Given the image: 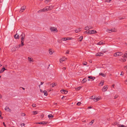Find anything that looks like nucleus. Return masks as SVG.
<instances>
[{
	"mask_svg": "<svg viewBox=\"0 0 127 127\" xmlns=\"http://www.w3.org/2000/svg\"><path fill=\"white\" fill-rule=\"evenodd\" d=\"M51 10V9H50V8H43L39 10L38 11V12L40 13L42 12L47 11Z\"/></svg>",
	"mask_w": 127,
	"mask_h": 127,
	"instance_id": "obj_1",
	"label": "nucleus"
},
{
	"mask_svg": "<svg viewBox=\"0 0 127 127\" xmlns=\"http://www.w3.org/2000/svg\"><path fill=\"white\" fill-rule=\"evenodd\" d=\"M97 33V32L94 30H89L87 32V34H91L96 33Z\"/></svg>",
	"mask_w": 127,
	"mask_h": 127,
	"instance_id": "obj_2",
	"label": "nucleus"
},
{
	"mask_svg": "<svg viewBox=\"0 0 127 127\" xmlns=\"http://www.w3.org/2000/svg\"><path fill=\"white\" fill-rule=\"evenodd\" d=\"M123 53L120 52H117L114 54V56L115 57H117L119 56H121L122 55Z\"/></svg>",
	"mask_w": 127,
	"mask_h": 127,
	"instance_id": "obj_3",
	"label": "nucleus"
},
{
	"mask_svg": "<svg viewBox=\"0 0 127 127\" xmlns=\"http://www.w3.org/2000/svg\"><path fill=\"white\" fill-rule=\"evenodd\" d=\"M18 31V30H17L16 32V34L14 36V37L15 39H19L20 38L19 34L17 33Z\"/></svg>",
	"mask_w": 127,
	"mask_h": 127,
	"instance_id": "obj_4",
	"label": "nucleus"
},
{
	"mask_svg": "<svg viewBox=\"0 0 127 127\" xmlns=\"http://www.w3.org/2000/svg\"><path fill=\"white\" fill-rule=\"evenodd\" d=\"M116 31L114 28H112L111 30L107 29L106 30V31L109 33H110L111 32H115Z\"/></svg>",
	"mask_w": 127,
	"mask_h": 127,
	"instance_id": "obj_5",
	"label": "nucleus"
},
{
	"mask_svg": "<svg viewBox=\"0 0 127 127\" xmlns=\"http://www.w3.org/2000/svg\"><path fill=\"white\" fill-rule=\"evenodd\" d=\"M50 30L52 32H54L56 31V32H57L58 30H57V28H55L54 27H51L50 28Z\"/></svg>",
	"mask_w": 127,
	"mask_h": 127,
	"instance_id": "obj_6",
	"label": "nucleus"
},
{
	"mask_svg": "<svg viewBox=\"0 0 127 127\" xmlns=\"http://www.w3.org/2000/svg\"><path fill=\"white\" fill-rule=\"evenodd\" d=\"M48 123V122H37L36 124H37L46 125Z\"/></svg>",
	"mask_w": 127,
	"mask_h": 127,
	"instance_id": "obj_7",
	"label": "nucleus"
},
{
	"mask_svg": "<svg viewBox=\"0 0 127 127\" xmlns=\"http://www.w3.org/2000/svg\"><path fill=\"white\" fill-rule=\"evenodd\" d=\"M108 88V86L107 85L105 86L103 88L102 91L103 92H105L107 89Z\"/></svg>",
	"mask_w": 127,
	"mask_h": 127,
	"instance_id": "obj_8",
	"label": "nucleus"
},
{
	"mask_svg": "<svg viewBox=\"0 0 127 127\" xmlns=\"http://www.w3.org/2000/svg\"><path fill=\"white\" fill-rule=\"evenodd\" d=\"M5 110L6 111L11 112V110L9 109V107L6 106L5 108Z\"/></svg>",
	"mask_w": 127,
	"mask_h": 127,
	"instance_id": "obj_9",
	"label": "nucleus"
},
{
	"mask_svg": "<svg viewBox=\"0 0 127 127\" xmlns=\"http://www.w3.org/2000/svg\"><path fill=\"white\" fill-rule=\"evenodd\" d=\"M20 36H21V39H24L25 36V34L24 33L22 32Z\"/></svg>",
	"mask_w": 127,
	"mask_h": 127,
	"instance_id": "obj_10",
	"label": "nucleus"
},
{
	"mask_svg": "<svg viewBox=\"0 0 127 127\" xmlns=\"http://www.w3.org/2000/svg\"><path fill=\"white\" fill-rule=\"evenodd\" d=\"M103 54V53H101V52H99L97 53L96 54V56H102V55Z\"/></svg>",
	"mask_w": 127,
	"mask_h": 127,
	"instance_id": "obj_11",
	"label": "nucleus"
},
{
	"mask_svg": "<svg viewBox=\"0 0 127 127\" xmlns=\"http://www.w3.org/2000/svg\"><path fill=\"white\" fill-rule=\"evenodd\" d=\"M61 93H62V94H66L68 92L67 91L64 90H61Z\"/></svg>",
	"mask_w": 127,
	"mask_h": 127,
	"instance_id": "obj_12",
	"label": "nucleus"
},
{
	"mask_svg": "<svg viewBox=\"0 0 127 127\" xmlns=\"http://www.w3.org/2000/svg\"><path fill=\"white\" fill-rule=\"evenodd\" d=\"M88 78H89L88 79V81L90 80V79H92L93 80H94L95 79V77H92V76H89L88 77Z\"/></svg>",
	"mask_w": 127,
	"mask_h": 127,
	"instance_id": "obj_13",
	"label": "nucleus"
},
{
	"mask_svg": "<svg viewBox=\"0 0 127 127\" xmlns=\"http://www.w3.org/2000/svg\"><path fill=\"white\" fill-rule=\"evenodd\" d=\"M70 38H69L68 37L63 38L62 39V40H64V41H66V40H70Z\"/></svg>",
	"mask_w": 127,
	"mask_h": 127,
	"instance_id": "obj_14",
	"label": "nucleus"
},
{
	"mask_svg": "<svg viewBox=\"0 0 127 127\" xmlns=\"http://www.w3.org/2000/svg\"><path fill=\"white\" fill-rule=\"evenodd\" d=\"M81 28H79V29H76L75 30V31L76 33H77L78 32H79L81 31Z\"/></svg>",
	"mask_w": 127,
	"mask_h": 127,
	"instance_id": "obj_15",
	"label": "nucleus"
},
{
	"mask_svg": "<svg viewBox=\"0 0 127 127\" xmlns=\"http://www.w3.org/2000/svg\"><path fill=\"white\" fill-rule=\"evenodd\" d=\"M28 60L30 63L33 62V59L32 58H30L29 57H28Z\"/></svg>",
	"mask_w": 127,
	"mask_h": 127,
	"instance_id": "obj_16",
	"label": "nucleus"
},
{
	"mask_svg": "<svg viewBox=\"0 0 127 127\" xmlns=\"http://www.w3.org/2000/svg\"><path fill=\"white\" fill-rule=\"evenodd\" d=\"M21 46H23L24 45V39H21Z\"/></svg>",
	"mask_w": 127,
	"mask_h": 127,
	"instance_id": "obj_17",
	"label": "nucleus"
},
{
	"mask_svg": "<svg viewBox=\"0 0 127 127\" xmlns=\"http://www.w3.org/2000/svg\"><path fill=\"white\" fill-rule=\"evenodd\" d=\"M87 78H84L82 81V83H84L86 82L87 80Z\"/></svg>",
	"mask_w": 127,
	"mask_h": 127,
	"instance_id": "obj_18",
	"label": "nucleus"
},
{
	"mask_svg": "<svg viewBox=\"0 0 127 127\" xmlns=\"http://www.w3.org/2000/svg\"><path fill=\"white\" fill-rule=\"evenodd\" d=\"M127 57V52H126L125 54H124L122 56V57L123 58H124L125 57Z\"/></svg>",
	"mask_w": 127,
	"mask_h": 127,
	"instance_id": "obj_19",
	"label": "nucleus"
},
{
	"mask_svg": "<svg viewBox=\"0 0 127 127\" xmlns=\"http://www.w3.org/2000/svg\"><path fill=\"white\" fill-rule=\"evenodd\" d=\"M25 9L26 8H21L19 11V12L21 13L23 12L25 10Z\"/></svg>",
	"mask_w": 127,
	"mask_h": 127,
	"instance_id": "obj_20",
	"label": "nucleus"
},
{
	"mask_svg": "<svg viewBox=\"0 0 127 127\" xmlns=\"http://www.w3.org/2000/svg\"><path fill=\"white\" fill-rule=\"evenodd\" d=\"M56 85V84L55 83H53L50 84V86L51 87H54Z\"/></svg>",
	"mask_w": 127,
	"mask_h": 127,
	"instance_id": "obj_21",
	"label": "nucleus"
},
{
	"mask_svg": "<svg viewBox=\"0 0 127 127\" xmlns=\"http://www.w3.org/2000/svg\"><path fill=\"white\" fill-rule=\"evenodd\" d=\"M5 70H6V69H5L4 68H2L0 71V73H2Z\"/></svg>",
	"mask_w": 127,
	"mask_h": 127,
	"instance_id": "obj_22",
	"label": "nucleus"
},
{
	"mask_svg": "<svg viewBox=\"0 0 127 127\" xmlns=\"http://www.w3.org/2000/svg\"><path fill=\"white\" fill-rule=\"evenodd\" d=\"M104 44V43L102 41H100L97 43V45H101L103 44Z\"/></svg>",
	"mask_w": 127,
	"mask_h": 127,
	"instance_id": "obj_23",
	"label": "nucleus"
},
{
	"mask_svg": "<svg viewBox=\"0 0 127 127\" xmlns=\"http://www.w3.org/2000/svg\"><path fill=\"white\" fill-rule=\"evenodd\" d=\"M43 93H44V95H45L47 96L48 95V93L46 91H44Z\"/></svg>",
	"mask_w": 127,
	"mask_h": 127,
	"instance_id": "obj_24",
	"label": "nucleus"
},
{
	"mask_svg": "<svg viewBox=\"0 0 127 127\" xmlns=\"http://www.w3.org/2000/svg\"><path fill=\"white\" fill-rule=\"evenodd\" d=\"M49 54L51 55L53 54V52H52V49H50L49 50Z\"/></svg>",
	"mask_w": 127,
	"mask_h": 127,
	"instance_id": "obj_25",
	"label": "nucleus"
},
{
	"mask_svg": "<svg viewBox=\"0 0 127 127\" xmlns=\"http://www.w3.org/2000/svg\"><path fill=\"white\" fill-rule=\"evenodd\" d=\"M11 50L13 52H14V51H16L17 50H16V48H15V47H14L12 48V49H11Z\"/></svg>",
	"mask_w": 127,
	"mask_h": 127,
	"instance_id": "obj_26",
	"label": "nucleus"
},
{
	"mask_svg": "<svg viewBox=\"0 0 127 127\" xmlns=\"http://www.w3.org/2000/svg\"><path fill=\"white\" fill-rule=\"evenodd\" d=\"M48 117L50 118H53L54 116L52 114H49L48 116Z\"/></svg>",
	"mask_w": 127,
	"mask_h": 127,
	"instance_id": "obj_27",
	"label": "nucleus"
},
{
	"mask_svg": "<svg viewBox=\"0 0 127 127\" xmlns=\"http://www.w3.org/2000/svg\"><path fill=\"white\" fill-rule=\"evenodd\" d=\"M99 74L103 77H105L106 76V75L102 73H100Z\"/></svg>",
	"mask_w": 127,
	"mask_h": 127,
	"instance_id": "obj_28",
	"label": "nucleus"
},
{
	"mask_svg": "<svg viewBox=\"0 0 127 127\" xmlns=\"http://www.w3.org/2000/svg\"><path fill=\"white\" fill-rule=\"evenodd\" d=\"M90 99H93V100H94V99H95V96H92L90 98Z\"/></svg>",
	"mask_w": 127,
	"mask_h": 127,
	"instance_id": "obj_29",
	"label": "nucleus"
},
{
	"mask_svg": "<svg viewBox=\"0 0 127 127\" xmlns=\"http://www.w3.org/2000/svg\"><path fill=\"white\" fill-rule=\"evenodd\" d=\"M104 81L103 80L101 81V82L100 83V84H101V86H102L103 85V84L104 83Z\"/></svg>",
	"mask_w": 127,
	"mask_h": 127,
	"instance_id": "obj_30",
	"label": "nucleus"
},
{
	"mask_svg": "<svg viewBox=\"0 0 127 127\" xmlns=\"http://www.w3.org/2000/svg\"><path fill=\"white\" fill-rule=\"evenodd\" d=\"M89 29H90V28L88 26L85 27V30H88Z\"/></svg>",
	"mask_w": 127,
	"mask_h": 127,
	"instance_id": "obj_31",
	"label": "nucleus"
},
{
	"mask_svg": "<svg viewBox=\"0 0 127 127\" xmlns=\"http://www.w3.org/2000/svg\"><path fill=\"white\" fill-rule=\"evenodd\" d=\"M83 39V36H81L80 37V38H79V39H80L79 41H82Z\"/></svg>",
	"mask_w": 127,
	"mask_h": 127,
	"instance_id": "obj_32",
	"label": "nucleus"
},
{
	"mask_svg": "<svg viewBox=\"0 0 127 127\" xmlns=\"http://www.w3.org/2000/svg\"><path fill=\"white\" fill-rule=\"evenodd\" d=\"M94 120H93L91 121V122H90L89 123V124L90 125H91L93 124L94 123Z\"/></svg>",
	"mask_w": 127,
	"mask_h": 127,
	"instance_id": "obj_33",
	"label": "nucleus"
},
{
	"mask_svg": "<svg viewBox=\"0 0 127 127\" xmlns=\"http://www.w3.org/2000/svg\"><path fill=\"white\" fill-rule=\"evenodd\" d=\"M99 99V98H96L95 97V99H94V101L95 102H96V101H98Z\"/></svg>",
	"mask_w": 127,
	"mask_h": 127,
	"instance_id": "obj_34",
	"label": "nucleus"
},
{
	"mask_svg": "<svg viewBox=\"0 0 127 127\" xmlns=\"http://www.w3.org/2000/svg\"><path fill=\"white\" fill-rule=\"evenodd\" d=\"M64 61V60H63V58H61L60 60V62L61 63H62Z\"/></svg>",
	"mask_w": 127,
	"mask_h": 127,
	"instance_id": "obj_35",
	"label": "nucleus"
},
{
	"mask_svg": "<svg viewBox=\"0 0 127 127\" xmlns=\"http://www.w3.org/2000/svg\"><path fill=\"white\" fill-rule=\"evenodd\" d=\"M15 47L16 49V50H18L19 48V47L18 45L16 46Z\"/></svg>",
	"mask_w": 127,
	"mask_h": 127,
	"instance_id": "obj_36",
	"label": "nucleus"
},
{
	"mask_svg": "<svg viewBox=\"0 0 127 127\" xmlns=\"http://www.w3.org/2000/svg\"><path fill=\"white\" fill-rule=\"evenodd\" d=\"M87 64V62H83V64L84 65H86Z\"/></svg>",
	"mask_w": 127,
	"mask_h": 127,
	"instance_id": "obj_37",
	"label": "nucleus"
},
{
	"mask_svg": "<svg viewBox=\"0 0 127 127\" xmlns=\"http://www.w3.org/2000/svg\"><path fill=\"white\" fill-rule=\"evenodd\" d=\"M32 112L33 113V114L35 115L37 113V112L36 111H33Z\"/></svg>",
	"mask_w": 127,
	"mask_h": 127,
	"instance_id": "obj_38",
	"label": "nucleus"
},
{
	"mask_svg": "<svg viewBox=\"0 0 127 127\" xmlns=\"http://www.w3.org/2000/svg\"><path fill=\"white\" fill-rule=\"evenodd\" d=\"M111 0H105V1L106 2H110Z\"/></svg>",
	"mask_w": 127,
	"mask_h": 127,
	"instance_id": "obj_39",
	"label": "nucleus"
},
{
	"mask_svg": "<svg viewBox=\"0 0 127 127\" xmlns=\"http://www.w3.org/2000/svg\"><path fill=\"white\" fill-rule=\"evenodd\" d=\"M81 104V102H78L77 104V105H79V106L80 105V104Z\"/></svg>",
	"mask_w": 127,
	"mask_h": 127,
	"instance_id": "obj_40",
	"label": "nucleus"
},
{
	"mask_svg": "<svg viewBox=\"0 0 127 127\" xmlns=\"http://www.w3.org/2000/svg\"><path fill=\"white\" fill-rule=\"evenodd\" d=\"M121 61H122L123 62H125V61H126V59H121Z\"/></svg>",
	"mask_w": 127,
	"mask_h": 127,
	"instance_id": "obj_41",
	"label": "nucleus"
},
{
	"mask_svg": "<svg viewBox=\"0 0 127 127\" xmlns=\"http://www.w3.org/2000/svg\"><path fill=\"white\" fill-rule=\"evenodd\" d=\"M119 127H125L123 125H120L119 126Z\"/></svg>",
	"mask_w": 127,
	"mask_h": 127,
	"instance_id": "obj_42",
	"label": "nucleus"
},
{
	"mask_svg": "<svg viewBox=\"0 0 127 127\" xmlns=\"http://www.w3.org/2000/svg\"><path fill=\"white\" fill-rule=\"evenodd\" d=\"M69 53V50H67L66 52V54H68Z\"/></svg>",
	"mask_w": 127,
	"mask_h": 127,
	"instance_id": "obj_43",
	"label": "nucleus"
},
{
	"mask_svg": "<svg viewBox=\"0 0 127 127\" xmlns=\"http://www.w3.org/2000/svg\"><path fill=\"white\" fill-rule=\"evenodd\" d=\"M32 106L33 107H36V104H33L32 105Z\"/></svg>",
	"mask_w": 127,
	"mask_h": 127,
	"instance_id": "obj_44",
	"label": "nucleus"
},
{
	"mask_svg": "<svg viewBox=\"0 0 127 127\" xmlns=\"http://www.w3.org/2000/svg\"><path fill=\"white\" fill-rule=\"evenodd\" d=\"M26 6L24 5V6H22V7L21 8H26Z\"/></svg>",
	"mask_w": 127,
	"mask_h": 127,
	"instance_id": "obj_45",
	"label": "nucleus"
},
{
	"mask_svg": "<svg viewBox=\"0 0 127 127\" xmlns=\"http://www.w3.org/2000/svg\"><path fill=\"white\" fill-rule=\"evenodd\" d=\"M118 124V123L116 122H115L114 123V125H116Z\"/></svg>",
	"mask_w": 127,
	"mask_h": 127,
	"instance_id": "obj_46",
	"label": "nucleus"
},
{
	"mask_svg": "<svg viewBox=\"0 0 127 127\" xmlns=\"http://www.w3.org/2000/svg\"><path fill=\"white\" fill-rule=\"evenodd\" d=\"M18 46L20 48L21 46V44H19V45H18Z\"/></svg>",
	"mask_w": 127,
	"mask_h": 127,
	"instance_id": "obj_47",
	"label": "nucleus"
},
{
	"mask_svg": "<svg viewBox=\"0 0 127 127\" xmlns=\"http://www.w3.org/2000/svg\"><path fill=\"white\" fill-rule=\"evenodd\" d=\"M23 125L24 126L25 125V124H21V126H22V125Z\"/></svg>",
	"mask_w": 127,
	"mask_h": 127,
	"instance_id": "obj_48",
	"label": "nucleus"
},
{
	"mask_svg": "<svg viewBox=\"0 0 127 127\" xmlns=\"http://www.w3.org/2000/svg\"><path fill=\"white\" fill-rule=\"evenodd\" d=\"M40 91L41 93H43V91L42 90L40 89Z\"/></svg>",
	"mask_w": 127,
	"mask_h": 127,
	"instance_id": "obj_49",
	"label": "nucleus"
},
{
	"mask_svg": "<svg viewBox=\"0 0 127 127\" xmlns=\"http://www.w3.org/2000/svg\"><path fill=\"white\" fill-rule=\"evenodd\" d=\"M44 82H41L40 83V85H42L43 83Z\"/></svg>",
	"mask_w": 127,
	"mask_h": 127,
	"instance_id": "obj_50",
	"label": "nucleus"
},
{
	"mask_svg": "<svg viewBox=\"0 0 127 127\" xmlns=\"http://www.w3.org/2000/svg\"><path fill=\"white\" fill-rule=\"evenodd\" d=\"M119 18L120 19H124V18H121V17H119Z\"/></svg>",
	"mask_w": 127,
	"mask_h": 127,
	"instance_id": "obj_51",
	"label": "nucleus"
},
{
	"mask_svg": "<svg viewBox=\"0 0 127 127\" xmlns=\"http://www.w3.org/2000/svg\"><path fill=\"white\" fill-rule=\"evenodd\" d=\"M125 82L126 84H127V79L125 80Z\"/></svg>",
	"mask_w": 127,
	"mask_h": 127,
	"instance_id": "obj_52",
	"label": "nucleus"
},
{
	"mask_svg": "<svg viewBox=\"0 0 127 127\" xmlns=\"http://www.w3.org/2000/svg\"><path fill=\"white\" fill-rule=\"evenodd\" d=\"M80 88H81L80 87H79L77 88V90H79L80 89Z\"/></svg>",
	"mask_w": 127,
	"mask_h": 127,
	"instance_id": "obj_53",
	"label": "nucleus"
},
{
	"mask_svg": "<svg viewBox=\"0 0 127 127\" xmlns=\"http://www.w3.org/2000/svg\"><path fill=\"white\" fill-rule=\"evenodd\" d=\"M63 70H65L66 69V68L65 67H63Z\"/></svg>",
	"mask_w": 127,
	"mask_h": 127,
	"instance_id": "obj_54",
	"label": "nucleus"
},
{
	"mask_svg": "<svg viewBox=\"0 0 127 127\" xmlns=\"http://www.w3.org/2000/svg\"><path fill=\"white\" fill-rule=\"evenodd\" d=\"M3 125H4V126L5 127L6 126V125H5V123L4 122H3Z\"/></svg>",
	"mask_w": 127,
	"mask_h": 127,
	"instance_id": "obj_55",
	"label": "nucleus"
},
{
	"mask_svg": "<svg viewBox=\"0 0 127 127\" xmlns=\"http://www.w3.org/2000/svg\"><path fill=\"white\" fill-rule=\"evenodd\" d=\"M2 97V95L0 94V98H1Z\"/></svg>",
	"mask_w": 127,
	"mask_h": 127,
	"instance_id": "obj_56",
	"label": "nucleus"
},
{
	"mask_svg": "<svg viewBox=\"0 0 127 127\" xmlns=\"http://www.w3.org/2000/svg\"><path fill=\"white\" fill-rule=\"evenodd\" d=\"M62 58H63V60H64V61L65 60V59H66V58H65V57H63Z\"/></svg>",
	"mask_w": 127,
	"mask_h": 127,
	"instance_id": "obj_57",
	"label": "nucleus"
},
{
	"mask_svg": "<svg viewBox=\"0 0 127 127\" xmlns=\"http://www.w3.org/2000/svg\"><path fill=\"white\" fill-rule=\"evenodd\" d=\"M87 32V31H85L84 32V33H87V32Z\"/></svg>",
	"mask_w": 127,
	"mask_h": 127,
	"instance_id": "obj_58",
	"label": "nucleus"
},
{
	"mask_svg": "<svg viewBox=\"0 0 127 127\" xmlns=\"http://www.w3.org/2000/svg\"><path fill=\"white\" fill-rule=\"evenodd\" d=\"M124 68H126V69H127V65L125 66L124 67Z\"/></svg>",
	"mask_w": 127,
	"mask_h": 127,
	"instance_id": "obj_59",
	"label": "nucleus"
},
{
	"mask_svg": "<svg viewBox=\"0 0 127 127\" xmlns=\"http://www.w3.org/2000/svg\"><path fill=\"white\" fill-rule=\"evenodd\" d=\"M1 118V119H2L3 118L1 117V115H0V118Z\"/></svg>",
	"mask_w": 127,
	"mask_h": 127,
	"instance_id": "obj_60",
	"label": "nucleus"
},
{
	"mask_svg": "<svg viewBox=\"0 0 127 127\" xmlns=\"http://www.w3.org/2000/svg\"><path fill=\"white\" fill-rule=\"evenodd\" d=\"M41 116H42V117H43L44 116V115H41Z\"/></svg>",
	"mask_w": 127,
	"mask_h": 127,
	"instance_id": "obj_61",
	"label": "nucleus"
},
{
	"mask_svg": "<svg viewBox=\"0 0 127 127\" xmlns=\"http://www.w3.org/2000/svg\"><path fill=\"white\" fill-rule=\"evenodd\" d=\"M88 108H89V109H90L91 108V107H88Z\"/></svg>",
	"mask_w": 127,
	"mask_h": 127,
	"instance_id": "obj_62",
	"label": "nucleus"
},
{
	"mask_svg": "<svg viewBox=\"0 0 127 127\" xmlns=\"http://www.w3.org/2000/svg\"><path fill=\"white\" fill-rule=\"evenodd\" d=\"M114 85H114V84H113V85H112V87H114Z\"/></svg>",
	"mask_w": 127,
	"mask_h": 127,
	"instance_id": "obj_63",
	"label": "nucleus"
},
{
	"mask_svg": "<svg viewBox=\"0 0 127 127\" xmlns=\"http://www.w3.org/2000/svg\"><path fill=\"white\" fill-rule=\"evenodd\" d=\"M22 89H23V90H25V89L24 88H23V87H22Z\"/></svg>",
	"mask_w": 127,
	"mask_h": 127,
	"instance_id": "obj_64",
	"label": "nucleus"
}]
</instances>
